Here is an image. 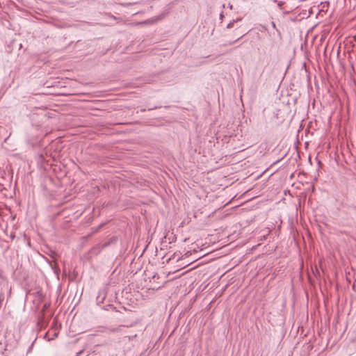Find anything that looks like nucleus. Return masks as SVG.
I'll return each mask as SVG.
<instances>
[{"mask_svg":"<svg viewBox=\"0 0 356 356\" xmlns=\"http://www.w3.org/2000/svg\"><path fill=\"white\" fill-rule=\"evenodd\" d=\"M240 39V38H237L236 40H233V41H229L226 44H224L223 46H227V45H232L234 44L237 40H238Z\"/></svg>","mask_w":356,"mask_h":356,"instance_id":"obj_1","label":"nucleus"},{"mask_svg":"<svg viewBox=\"0 0 356 356\" xmlns=\"http://www.w3.org/2000/svg\"><path fill=\"white\" fill-rule=\"evenodd\" d=\"M82 353V351H80L79 353H78L75 356H79V355Z\"/></svg>","mask_w":356,"mask_h":356,"instance_id":"obj_6","label":"nucleus"},{"mask_svg":"<svg viewBox=\"0 0 356 356\" xmlns=\"http://www.w3.org/2000/svg\"><path fill=\"white\" fill-rule=\"evenodd\" d=\"M120 330V328H115L113 330V332H118Z\"/></svg>","mask_w":356,"mask_h":356,"instance_id":"obj_5","label":"nucleus"},{"mask_svg":"<svg viewBox=\"0 0 356 356\" xmlns=\"http://www.w3.org/2000/svg\"><path fill=\"white\" fill-rule=\"evenodd\" d=\"M149 23H150V20H147V21L139 22L138 24H147Z\"/></svg>","mask_w":356,"mask_h":356,"instance_id":"obj_3","label":"nucleus"},{"mask_svg":"<svg viewBox=\"0 0 356 356\" xmlns=\"http://www.w3.org/2000/svg\"><path fill=\"white\" fill-rule=\"evenodd\" d=\"M234 22H232L229 23V24H227V27L228 29L232 28V27L233 26V24H234Z\"/></svg>","mask_w":356,"mask_h":356,"instance_id":"obj_4","label":"nucleus"},{"mask_svg":"<svg viewBox=\"0 0 356 356\" xmlns=\"http://www.w3.org/2000/svg\"><path fill=\"white\" fill-rule=\"evenodd\" d=\"M58 334L57 332H54L53 337L48 339V341L53 340L58 337Z\"/></svg>","mask_w":356,"mask_h":356,"instance_id":"obj_2","label":"nucleus"}]
</instances>
